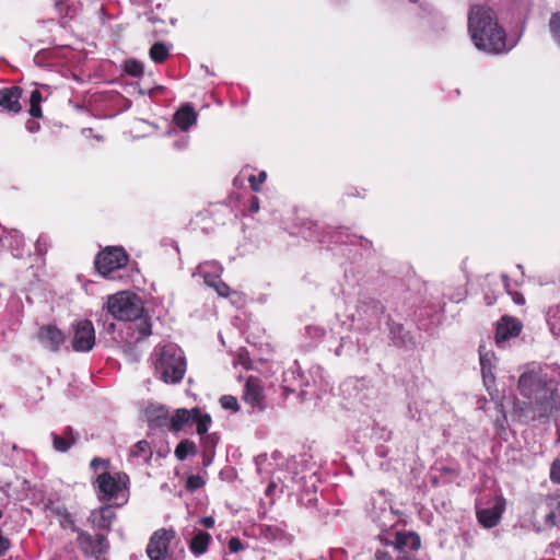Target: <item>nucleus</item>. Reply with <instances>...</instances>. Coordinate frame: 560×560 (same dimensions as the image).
<instances>
[{
	"mask_svg": "<svg viewBox=\"0 0 560 560\" xmlns=\"http://www.w3.org/2000/svg\"><path fill=\"white\" fill-rule=\"evenodd\" d=\"M551 366L535 368L523 373L518 388L524 397L533 400L538 417H548L560 412V397L555 392L558 380L553 377Z\"/></svg>",
	"mask_w": 560,
	"mask_h": 560,
	"instance_id": "1",
	"label": "nucleus"
},
{
	"mask_svg": "<svg viewBox=\"0 0 560 560\" xmlns=\"http://www.w3.org/2000/svg\"><path fill=\"white\" fill-rule=\"evenodd\" d=\"M468 32L477 49L488 54H502L511 49L498 18L490 8L475 5L468 15Z\"/></svg>",
	"mask_w": 560,
	"mask_h": 560,
	"instance_id": "2",
	"label": "nucleus"
},
{
	"mask_svg": "<svg viewBox=\"0 0 560 560\" xmlns=\"http://www.w3.org/2000/svg\"><path fill=\"white\" fill-rule=\"evenodd\" d=\"M151 361L155 376L164 383L176 384L183 380L186 360L177 345L172 342L158 345L151 354Z\"/></svg>",
	"mask_w": 560,
	"mask_h": 560,
	"instance_id": "3",
	"label": "nucleus"
},
{
	"mask_svg": "<svg viewBox=\"0 0 560 560\" xmlns=\"http://www.w3.org/2000/svg\"><path fill=\"white\" fill-rule=\"evenodd\" d=\"M129 477L125 472L103 471L95 480L97 497L102 501L125 504L129 497Z\"/></svg>",
	"mask_w": 560,
	"mask_h": 560,
	"instance_id": "4",
	"label": "nucleus"
},
{
	"mask_svg": "<svg viewBox=\"0 0 560 560\" xmlns=\"http://www.w3.org/2000/svg\"><path fill=\"white\" fill-rule=\"evenodd\" d=\"M106 310L118 320H136L142 315L143 305L136 294L122 291L108 296Z\"/></svg>",
	"mask_w": 560,
	"mask_h": 560,
	"instance_id": "5",
	"label": "nucleus"
},
{
	"mask_svg": "<svg viewBox=\"0 0 560 560\" xmlns=\"http://www.w3.org/2000/svg\"><path fill=\"white\" fill-rule=\"evenodd\" d=\"M171 429L178 432L187 427L196 425V432L203 440V435L208 432L211 423V417L208 413H202L198 408L177 409L171 417Z\"/></svg>",
	"mask_w": 560,
	"mask_h": 560,
	"instance_id": "6",
	"label": "nucleus"
},
{
	"mask_svg": "<svg viewBox=\"0 0 560 560\" xmlns=\"http://www.w3.org/2000/svg\"><path fill=\"white\" fill-rule=\"evenodd\" d=\"M128 255L122 247L109 246L102 250L95 260L97 271L108 279H115V272L126 267Z\"/></svg>",
	"mask_w": 560,
	"mask_h": 560,
	"instance_id": "7",
	"label": "nucleus"
},
{
	"mask_svg": "<svg viewBox=\"0 0 560 560\" xmlns=\"http://www.w3.org/2000/svg\"><path fill=\"white\" fill-rule=\"evenodd\" d=\"M95 345V330L91 320L81 319L73 325L71 340L72 349L77 352H88Z\"/></svg>",
	"mask_w": 560,
	"mask_h": 560,
	"instance_id": "8",
	"label": "nucleus"
},
{
	"mask_svg": "<svg viewBox=\"0 0 560 560\" xmlns=\"http://www.w3.org/2000/svg\"><path fill=\"white\" fill-rule=\"evenodd\" d=\"M174 529L161 528L153 533L147 546V555L151 560H163L167 556L168 546L175 538Z\"/></svg>",
	"mask_w": 560,
	"mask_h": 560,
	"instance_id": "9",
	"label": "nucleus"
},
{
	"mask_svg": "<svg viewBox=\"0 0 560 560\" xmlns=\"http://www.w3.org/2000/svg\"><path fill=\"white\" fill-rule=\"evenodd\" d=\"M505 499L502 497H494L490 500L489 505L486 508H477L478 522L486 528H492L499 524L502 514L505 510Z\"/></svg>",
	"mask_w": 560,
	"mask_h": 560,
	"instance_id": "10",
	"label": "nucleus"
},
{
	"mask_svg": "<svg viewBox=\"0 0 560 560\" xmlns=\"http://www.w3.org/2000/svg\"><path fill=\"white\" fill-rule=\"evenodd\" d=\"M78 544L85 552L95 557H100L107 550V541L104 535L92 536L86 532H79Z\"/></svg>",
	"mask_w": 560,
	"mask_h": 560,
	"instance_id": "11",
	"label": "nucleus"
},
{
	"mask_svg": "<svg viewBox=\"0 0 560 560\" xmlns=\"http://www.w3.org/2000/svg\"><path fill=\"white\" fill-rule=\"evenodd\" d=\"M37 338L43 347L50 351H58L65 343V334L55 325H45L39 328Z\"/></svg>",
	"mask_w": 560,
	"mask_h": 560,
	"instance_id": "12",
	"label": "nucleus"
},
{
	"mask_svg": "<svg viewBox=\"0 0 560 560\" xmlns=\"http://www.w3.org/2000/svg\"><path fill=\"white\" fill-rule=\"evenodd\" d=\"M523 328V324L515 317L503 316L497 325L495 341L501 345L511 338L517 337Z\"/></svg>",
	"mask_w": 560,
	"mask_h": 560,
	"instance_id": "13",
	"label": "nucleus"
},
{
	"mask_svg": "<svg viewBox=\"0 0 560 560\" xmlns=\"http://www.w3.org/2000/svg\"><path fill=\"white\" fill-rule=\"evenodd\" d=\"M244 400L252 407L261 410L264 406L265 395L261 382L257 377H248L245 383Z\"/></svg>",
	"mask_w": 560,
	"mask_h": 560,
	"instance_id": "14",
	"label": "nucleus"
},
{
	"mask_svg": "<svg viewBox=\"0 0 560 560\" xmlns=\"http://www.w3.org/2000/svg\"><path fill=\"white\" fill-rule=\"evenodd\" d=\"M0 247L9 249L14 257H22L24 252V240L16 230L0 232Z\"/></svg>",
	"mask_w": 560,
	"mask_h": 560,
	"instance_id": "15",
	"label": "nucleus"
},
{
	"mask_svg": "<svg viewBox=\"0 0 560 560\" xmlns=\"http://www.w3.org/2000/svg\"><path fill=\"white\" fill-rule=\"evenodd\" d=\"M22 91L18 86L4 88L0 90V106L11 113H19L21 110Z\"/></svg>",
	"mask_w": 560,
	"mask_h": 560,
	"instance_id": "16",
	"label": "nucleus"
},
{
	"mask_svg": "<svg viewBox=\"0 0 560 560\" xmlns=\"http://www.w3.org/2000/svg\"><path fill=\"white\" fill-rule=\"evenodd\" d=\"M395 548L399 551H404L407 549L418 550L421 545V540L418 534L413 532H397L395 536V541L393 542Z\"/></svg>",
	"mask_w": 560,
	"mask_h": 560,
	"instance_id": "17",
	"label": "nucleus"
},
{
	"mask_svg": "<svg viewBox=\"0 0 560 560\" xmlns=\"http://www.w3.org/2000/svg\"><path fill=\"white\" fill-rule=\"evenodd\" d=\"M197 117V113L190 105H184L175 113L174 120L183 131H186L196 124Z\"/></svg>",
	"mask_w": 560,
	"mask_h": 560,
	"instance_id": "18",
	"label": "nucleus"
},
{
	"mask_svg": "<svg viewBox=\"0 0 560 560\" xmlns=\"http://www.w3.org/2000/svg\"><path fill=\"white\" fill-rule=\"evenodd\" d=\"M115 513L112 511V509L104 506L91 513L90 522L93 527L107 528L112 525Z\"/></svg>",
	"mask_w": 560,
	"mask_h": 560,
	"instance_id": "19",
	"label": "nucleus"
},
{
	"mask_svg": "<svg viewBox=\"0 0 560 560\" xmlns=\"http://www.w3.org/2000/svg\"><path fill=\"white\" fill-rule=\"evenodd\" d=\"M197 273L203 278L206 284H209L220 278L222 267L215 261H206L198 266Z\"/></svg>",
	"mask_w": 560,
	"mask_h": 560,
	"instance_id": "20",
	"label": "nucleus"
},
{
	"mask_svg": "<svg viewBox=\"0 0 560 560\" xmlns=\"http://www.w3.org/2000/svg\"><path fill=\"white\" fill-rule=\"evenodd\" d=\"M479 355H480V365H481L483 383L487 386V388H489L490 385L493 383L492 364H491L492 354L489 351H486L483 346H480Z\"/></svg>",
	"mask_w": 560,
	"mask_h": 560,
	"instance_id": "21",
	"label": "nucleus"
},
{
	"mask_svg": "<svg viewBox=\"0 0 560 560\" xmlns=\"http://www.w3.org/2000/svg\"><path fill=\"white\" fill-rule=\"evenodd\" d=\"M211 536L208 533H198L190 542V550L195 556L203 555L209 546Z\"/></svg>",
	"mask_w": 560,
	"mask_h": 560,
	"instance_id": "22",
	"label": "nucleus"
},
{
	"mask_svg": "<svg viewBox=\"0 0 560 560\" xmlns=\"http://www.w3.org/2000/svg\"><path fill=\"white\" fill-rule=\"evenodd\" d=\"M130 456L132 458H138L143 462H148L152 456V450H151L150 443L145 440H141V441L137 442L130 452Z\"/></svg>",
	"mask_w": 560,
	"mask_h": 560,
	"instance_id": "23",
	"label": "nucleus"
},
{
	"mask_svg": "<svg viewBox=\"0 0 560 560\" xmlns=\"http://www.w3.org/2000/svg\"><path fill=\"white\" fill-rule=\"evenodd\" d=\"M548 326L550 331L560 337V306H555L549 308L546 315Z\"/></svg>",
	"mask_w": 560,
	"mask_h": 560,
	"instance_id": "24",
	"label": "nucleus"
},
{
	"mask_svg": "<svg viewBox=\"0 0 560 560\" xmlns=\"http://www.w3.org/2000/svg\"><path fill=\"white\" fill-rule=\"evenodd\" d=\"M197 452L196 445L189 440L182 441L175 448V456L179 460H184L189 454Z\"/></svg>",
	"mask_w": 560,
	"mask_h": 560,
	"instance_id": "25",
	"label": "nucleus"
},
{
	"mask_svg": "<svg viewBox=\"0 0 560 560\" xmlns=\"http://www.w3.org/2000/svg\"><path fill=\"white\" fill-rule=\"evenodd\" d=\"M168 56V49L161 43L154 44L150 49V57L154 62H163Z\"/></svg>",
	"mask_w": 560,
	"mask_h": 560,
	"instance_id": "26",
	"label": "nucleus"
},
{
	"mask_svg": "<svg viewBox=\"0 0 560 560\" xmlns=\"http://www.w3.org/2000/svg\"><path fill=\"white\" fill-rule=\"evenodd\" d=\"M50 436L52 439L54 448L57 452H67L74 443L73 439L61 438L54 432L50 434Z\"/></svg>",
	"mask_w": 560,
	"mask_h": 560,
	"instance_id": "27",
	"label": "nucleus"
},
{
	"mask_svg": "<svg viewBox=\"0 0 560 560\" xmlns=\"http://www.w3.org/2000/svg\"><path fill=\"white\" fill-rule=\"evenodd\" d=\"M59 515V524L63 529H71L72 532H77L79 534V529L77 528L74 521L70 513L67 511H58Z\"/></svg>",
	"mask_w": 560,
	"mask_h": 560,
	"instance_id": "28",
	"label": "nucleus"
},
{
	"mask_svg": "<svg viewBox=\"0 0 560 560\" xmlns=\"http://www.w3.org/2000/svg\"><path fill=\"white\" fill-rule=\"evenodd\" d=\"M125 71L131 77H141L143 74V65L137 60H127Z\"/></svg>",
	"mask_w": 560,
	"mask_h": 560,
	"instance_id": "29",
	"label": "nucleus"
},
{
	"mask_svg": "<svg viewBox=\"0 0 560 560\" xmlns=\"http://www.w3.org/2000/svg\"><path fill=\"white\" fill-rule=\"evenodd\" d=\"M220 404L223 409L236 412L238 410V401L234 396L225 395L220 399Z\"/></svg>",
	"mask_w": 560,
	"mask_h": 560,
	"instance_id": "30",
	"label": "nucleus"
},
{
	"mask_svg": "<svg viewBox=\"0 0 560 560\" xmlns=\"http://www.w3.org/2000/svg\"><path fill=\"white\" fill-rule=\"evenodd\" d=\"M560 525V503L558 504L557 512H549L545 516V526L552 527Z\"/></svg>",
	"mask_w": 560,
	"mask_h": 560,
	"instance_id": "31",
	"label": "nucleus"
},
{
	"mask_svg": "<svg viewBox=\"0 0 560 560\" xmlns=\"http://www.w3.org/2000/svg\"><path fill=\"white\" fill-rule=\"evenodd\" d=\"M208 285L212 287V288L217 291V293H218L219 295H221V296L226 298V296H229V295H230V293H231V289L229 288V285H228V284H225L224 282H222V281L220 280V278H219V279H217V280H214V281H212V282H211V283H209Z\"/></svg>",
	"mask_w": 560,
	"mask_h": 560,
	"instance_id": "32",
	"label": "nucleus"
},
{
	"mask_svg": "<svg viewBox=\"0 0 560 560\" xmlns=\"http://www.w3.org/2000/svg\"><path fill=\"white\" fill-rule=\"evenodd\" d=\"M266 178H267V174L264 171L260 172L258 176L249 175L248 182L250 184L252 189L255 191H258L260 189V186L262 185V183L266 180Z\"/></svg>",
	"mask_w": 560,
	"mask_h": 560,
	"instance_id": "33",
	"label": "nucleus"
},
{
	"mask_svg": "<svg viewBox=\"0 0 560 560\" xmlns=\"http://www.w3.org/2000/svg\"><path fill=\"white\" fill-rule=\"evenodd\" d=\"M205 485V480L201 476L192 475L189 476L186 482V488L190 491H195Z\"/></svg>",
	"mask_w": 560,
	"mask_h": 560,
	"instance_id": "34",
	"label": "nucleus"
},
{
	"mask_svg": "<svg viewBox=\"0 0 560 560\" xmlns=\"http://www.w3.org/2000/svg\"><path fill=\"white\" fill-rule=\"evenodd\" d=\"M137 329L139 332V336L137 337L138 340L145 338L151 335V325L147 320H141L139 324H137Z\"/></svg>",
	"mask_w": 560,
	"mask_h": 560,
	"instance_id": "35",
	"label": "nucleus"
},
{
	"mask_svg": "<svg viewBox=\"0 0 560 560\" xmlns=\"http://www.w3.org/2000/svg\"><path fill=\"white\" fill-rule=\"evenodd\" d=\"M504 285L509 292V294L512 296V300L517 305H524L525 304V298L518 293V292H511L509 290V279L506 276H503Z\"/></svg>",
	"mask_w": 560,
	"mask_h": 560,
	"instance_id": "36",
	"label": "nucleus"
},
{
	"mask_svg": "<svg viewBox=\"0 0 560 560\" xmlns=\"http://www.w3.org/2000/svg\"><path fill=\"white\" fill-rule=\"evenodd\" d=\"M550 478L552 482L560 485V459L556 460L550 470Z\"/></svg>",
	"mask_w": 560,
	"mask_h": 560,
	"instance_id": "37",
	"label": "nucleus"
},
{
	"mask_svg": "<svg viewBox=\"0 0 560 560\" xmlns=\"http://www.w3.org/2000/svg\"><path fill=\"white\" fill-rule=\"evenodd\" d=\"M90 466L94 470H97L98 468L102 467V468L105 469V471H107L108 466H109V462L107 459L95 457V458L92 459Z\"/></svg>",
	"mask_w": 560,
	"mask_h": 560,
	"instance_id": "38",
	"label": "nucleus"
},
{
	"mask_svg": "<svg viewBox=\"0 0 560 560\" xmlns=\"http://www.w3.org/2000/svg\"><path fill=\"white\" fill-rule=\"evenodd\" d=\"M237 363L243 365L245 369H250V361L246 350L241 349L237 354Z\"/></svg>",
	"mask_w": 560,
	"mask_h": 560,
	"instance_id": "39",
	"label": "nucleus"
},
{
	"mask_svg": "<svg viewBox=\"0 0 560 560\" xmlns=\"http://www.w3.org/2000/svg\"><path fill=\"white\" fill-rule=\"evenodd\" d=\"M229 549L232 553H236V552L243 550L244 546L238 538L233 537L229 540Z\"/></svg>",
	"mask_w": 560,
	"mask_h": 560,
	"instance_id": "40",
	"label": "nucleus"
},
{
	"mask_svg": "<svg viewBox=\"0 0 560 560\" xmlns=\"http://www.w3.org/2000/svg\"><path fill=\"white\" fill-rule=\"evenodd\" d=\"M10 548V540L0 530V556Z\"/></svg>",
	"mask_w": 560,
	"mask_h": 560,
	"instance_id": "41",
	"label": "nucleus"
},
{
	"mask_svg": "<svg viewBox=\"0 0 560 560\" xmlns=\"http://www.w3.org/2000/svg\"><path fill=\"white\" fill-rule=\"evenodd\" d=\"M42 94L38 90H34L30 96V104L40 105Z\"/></svg>",
	"mask_w": 560,
	"mask_h": 560,
	"instance_id": "42",
	"label": "nucleus"
},
{
	"mask_svg": "<svg viewBox=\"0 0 560 560\" xmlns=\"http://www.w3.org/2000/svg\"><path fill=\"white\" fill-rule=\"evenodd\" d=\"M30 115L35 118L42 117L40 105L30 104Z\"/></svg>",
	"mask_w": 560,
	"mask_h": 560,
	"instance_id": "43",
	"label": "nucleus"
},
{
	"mask_svg": "<svg viewBox=\"0 0 560 560\" xmlns=\"http://www.w3.org/2000/svg\"><path fill=\"white\" fill-rule=\"evenodd\" d=\"M199 523L207 528H211L214 525V518L211 516H206L200 518Z\"/></svg>",
	"mask_w": 560,
	"mask_h": 560,
	"instance_id": "44",
	"label": "nucleus"
},
{
	"mask_svg": "<svg viewBox=\"0 0 560 560\" xmlns=\"http://www.w3.org/2000/svg\"><path fill=\"white\" fill-rule=\"evenodd\" d=\"M258 210H259V199L257 197H253L250 199L249 211L255 213V212H258Z\"/></svg>",
	"mask_w": 560,
	"mask_h": 560,
	"instance_id": "45",
	"label": "nucleus"
},
{
	"mask_svg": "<svg viewBox=\"0 0 560 560\" xmlns=\"http://www.w3.org/2000/svg\"><path fill=\"white\" fill-rule=\"evenodd\" d=\"M26 129L30 131V132H36L38 129H39V124L34 121V120H28L26 122Z\"/></svg>",
	"mask_w": 560,
	"mask_h": 560,
	"instance_id": "46",
	"label": "nucleus"
},
{
	"mask_svg": "<svg viewBox=\"0 0 560 560\" xmlns=\"http://www.w3.org/2000/svg\"><path fill=\"white\" fill-rule=\"evenodd\" d=\"M375 560H392V557L387 552L378 550L375 553Z\"/></svg>",
	"mask_w": 560,
	"mask_h": 560,
	"instance_id": "47",
	"label": "nucleus"
},
{
	"mask_svg": "<svg viewBox=\"0 0 560 560\" xmlns=\"http://www.w3.org/2000/svg\"><path fill=\"white\" fill-rule=\"evenodd\" d=\"M187 143H188V139H187V138H185L183 141H178V142H176V143H175V145H176L177 148L182 149V148H185V147L187 145Z\"/></svg>",
	"mask_w": 560,
	"mask_h": 560,
	"instance_id": "48",
	"label": "nucleus"
},
{
	"mask_svg": "<svg viewBox=\"0 0 560 560\" xmlns=\"http://www.w3.org/2000/svg\"><path fill=\"white\" fill-rule=\"evenodd\" d=\"M383 514H384V516H385V517L394 518V516H393V512H392L390 510H386V509H384V510H383Z\"/></svg>",
	"mask_w": 560,
	"mask_h": 560,
	"instance_id": "49",
	"label": "nucleus"
},
{
	"mask_svg": "<svg viewBox=\"0 0 560 560\" xmlns=\"http://www.w3.org/2000/svg\"><path fill=\"white\" fill-rule=\"evenodd\" d=\"M314 331L318 335H323L324 330L322 328H314Z\"/></svg>",
	"mask_w": 560,
	"mask_h": 560,
	"instance_id": "50",
	"label": "nucleus"
},
{
	"mask_svg": "<svg viewBox=\"0 0 560 560\" xmlns=\"http://www.w3.org/2000/svg\"><path fill=\"white\" fill-rule=\"evenodd\" d=\"M381 539L384 541L385 545H389L390 542L385 540L382 536H381Z\"/></svg>",
	"mask_w": 560,
	"mask_h": 560,
	"instance_id": "51",
	"label": "nucleus"
},
{
	"mask_svg": "<svg viewBox=\"0 0 560 560\" xmlns=\"http://www.w3.org/2000/svg\"><path fill=\"white\" fill-rule=\"evenodd\" d=\"M517 268L523 272V266L518 265Z\"/></svg>",
	"mask_w": 560,
	"mask_h": 560,
	"instance_id": "52",
	"label": "nucleus"
}]
</instances>
